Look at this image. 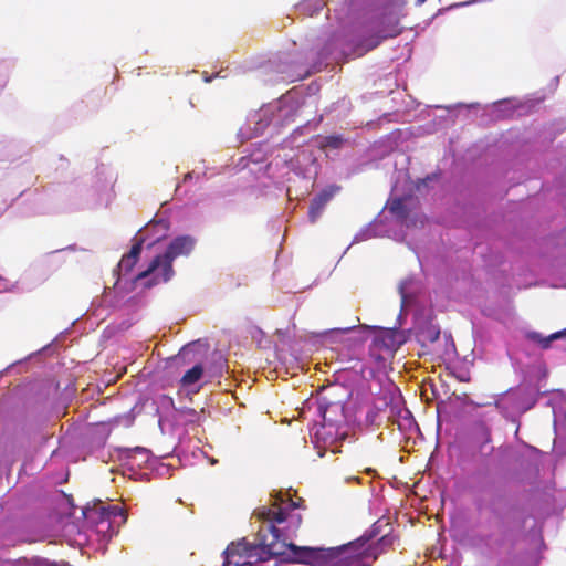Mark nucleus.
Masks as SVG:
<instances>
[{"label": "nucleus", "instance_id": "nucleus-1", "mask_svg": "<svg viewBox=\"0 0 566 566\" xmlns=\"http://www.w3.org/2000/svg\"><path fill=\"white\" fill-rule=\"evenodd\" d=\"M295 504L276 499L271 507H260L255 515L264 522L259 531L258 546L248 543L231 544L224 552L223 566H254L263 555L284 556L295 563L311 566H369L377 558L365 536L338 547L322 548L296 546L292 539L302 517L294 512Z\"/></svg>", "mask_w": 566, "mask_h": 566}, {"label": "nucleus", "instance_id": "nucleus-2", "mask_svg": "<svg viewBox=\"0 0 566 566\" xmlns=\"http://www.w3.org/2000/svg\"><path fill=\"white\" fill-rule=\"evenodd\" d=\"M420 289L419 282L413 277H407L399 284V294L401 298V310L397 318V326L380 327L374 325H358L342 328H334L325 333L331 338H337L348 333H357L356 342H364L367 334L373 333L369 355L376 361H385L394 356L396 350L406 342V335L399 329L405 322V316L409 310L417 304V293Z\"/></svg>", "mask_w": 566, "mask_h": 566}, {"label": "nucleus", "instance_id": "nucleus-3", "mask_svg": "<svg viewBox=\"0 0 566 566\" xmlns=\"http://www.w3.org/2000/svg\"><path fill=\"white\" fill-rule=\"evenodd\" d=\"M317 413L322 422L314 423L310 429V436L318 455L323 457V449L333 446L347 436V423L344 405L340 402H326L321 400L317 405Z\"/></svg>", "mask_w": 566, "mask_h": 566}, {"label": "nucleus", "instance_id": "nucleus-4", "mask_svg": "<svg viewBox=\"0 0 566 566\" xmlns=\"http://www.w3.org/2000/svg\"><path fill=\"white\" fill-rule=\"evenodd\" d=\"M300 105L294 92H289L276 102L264 105L250 118V124H254V134L262 135L268 129L276 132L280 127L294 122Z\"/></svg>", "mask_w": 566, "mask_h": 566}, {"label": "nucleus", "instance_id": "nucleus-5", "mask_svg": "<svg viewBox=\"0 0 566 566\" xmlns=\"http://www.w3.org/2000/svg\"><path fill=\"white\" fill-rule=\"evenodd\" d=\"M196 245L191 235H179L170 241L165 252L157 254L137 279L151 277V283H166L175 274L172 262L179 256H188Z\"/></svg>", "mask_w": 566, "mask_h": 566}, {"label": "nucleus", "instance_id": "nucleus-6", "mask_svg": "<svg viewBox=\"0 0 566 566\" xmlns=\"http://www.w3.org/2000/svg\"><path fill=\"white\" fill-rule=\"evenodd\" d=\"M290 153H285L283 156L279 154L276 156V160L281 159L285 165H287L291 170L300 178H302L304 182V191L297 193L293 191L292 187L289 186L286 193L290 200L298 198L300 196H306L311 188L313 187L314 179L318 174V163L315 153L307 147H298L296 149L290 148Z\"/></svg>", "mask_w": 566, "mask_h": 566}, {"label": "nucleus", "instance_id": "nucleus-7", "mask_svg": "<svg viewBox=\"0 0 566 566\" xmlns=\"http://www.w3.org/2000/svg\"><path fill=\"white\" fill-rule=\"evenodd\" d=\"M86 522L94 526L103 538H111L117 528L126 522V514L118 505L105 504L98 501L93 506L83 510Z\"/></svg>", "mask_w": 566, "mask_h": 566}, {"label": "nucleus", "instance_id": "nucleus-8", "mask_svg": "<svg viewBox=\"0 0 566 566\" xmlns=\"http://www.w3.org/2000/svg\"><path fill=\"white\" fill-rule=\"evenodd\" d=\"M150 230H151V227L147 226L144 231H139L134 239L135 242H134L130 251L127 254H125L122 258V260L119 261L117 271L115 272V274L117 275V280L114 285L115 291L119 292V291L126 289L127 285H133V284H137V283L144 284L145 286H148V287L157 284V283H151V277L137 279V275L142 271H139L136 274L132 273V271H133L134 266L136 265V263L139 259V255L142 253L143 244L146 240V235L148 234V232Z\"/></svg>", "mask_w": 566, "mask_h": 566}, {"label": "nucleus", "instance_id": "nucleus-9", "mask_svg": "<svg viewBox=\"0 0 566 566\" xmlns=\"http://www.w3.org/2000/svg\"><path fill=\"white\" fill-rule=\"evenodd\" d=\"M394 197L389 201L387 208L390 213H392L399 221H401L407 227L410 224L417 226L419 222L423 224L424 217L419 214L418 212H411L410 206L412 203V198L402 196H398V185L395 184L392 187Z\"/></svg>", "mask_w": 566, "mask_h": 566}, {"label": "nucleus", "instance_id": "nucleus-10", "mask_svg": "<svg viewBox=\"0 0 566 566\" xmlns=\"http://www.w3.org/2000/svg\"><path fill=\"white\" fill-rule=\"evenodd\" d=\"M399 33L400 31L398 29V22L395 20L388 28L379 30L376 35L359 42L353 50V54L357 56L364 55L366 52L378 46L384 39L394 38Z\"/></svg>", "mask_w": 566, "mask_h": 566}, {"label": "nucleus", "instance_id": "nucleus-11", "mask_svg": "<svg viewBox=\"0 0 566 566\" xmlns=\"http://www.w3.org/2000/svg\"><path fill=\"white\" fill-rule=\"evenodd\" d=\"M122 458L127 461L129 469L134 470L135 467L142 468L149 461V451L142 447H136L135 449H126L123 452Z\"/></svg>", "mask_w": 566, "mask_h": 566}, {"label": "nucleus", "instance_id": "nucleus-12", "mask_svg": "<svg viewBox=\"0 0 566 566\" xmlns=\"http://www.w3.org/2000/svg\"><path fill=\"white\" fill-rule=\"evenodd\" d=\"M386 234V230L382 228L378 220L370 222L368 226L360 229L354 237L353 243L366 241L374 237H382Z\"/></svg>", "mask_w": 566, "mask_h": 566}, {"label": "nucleus", "instance_id": "nucleus-13", "mask_svg": "<svg viewBox=\"0 0 566 566\" xmlns=\"http://www.w3.org/2000/svg\"><path fill=\"white\" fill-rule=\"evenodd\" d=\"M397 416L403 421L410 422L411 413L408 409L403 408L402 397L399 390L396 388L390 399V415L389 417Z\"/></svg>", "mask_w": 566, "mask_h": 566}, {"label": "nucleus", "instance_id": "nucleus-14", "mask_svg": "<svg viewBox=\"0 0 566 566\" xmlns=\"http://www.w3.org/2000/svg\"><path fill=\"white\" fill-rule=\"evenodd\" d=\"M344 139L340 136H326L317 140V145L321 150L325 151L326 156L331 155V151L342 148Z\"/></svg>", "mask_w": 566, "mask_h": 566}, {"label": "nucleus", "instance_id": "nucleus-15", "mask_svg": "<svg viewBox=\"0 0 566 566\" xmlns=\"http://www.w3.org/2000/svg\"><path fill=\"white\" fill-rule=\"evenodd\" d=\"M324 6V0H303L296 6V9L300 13L312 17L318 13Z\"/></svg>", "mask_w": 566, "mask_h": 566}, {"label": "nucleus", "instance_id": "nucleus-16", "mask_svg": "<svg viewBox=\"0 0 566 566\" xmlns=\"http://www.w3.org/2000/svg\"><path fill=\"white\" fill-rule=\"evenodd\" d=\"M564 336H566V328L564 331L553 333L546 337H543L539 333L536 332H532L528 334V337L537 342L542 346V348H548L553 340L559 339Z\"/></svg>", "mask_w": 566, "mask_h": 566}, {"label": "nucleus", "instance_id": "nucleus-17", "mask_svg": "<svg viewBox=\"0 0 566 566\" xmlns=\"http://www.w3.org/2000/svg\"><path fill=\"white\" fill-rule=\"evenodd\" d=\"M203 368L200 364L195 365L191 369H189L181 378V384L185 387H189L196 384L202 376Z\"/></svg>", "mask_w": 566, "mask_h": 566}, {"label": "nucleus", "instance_id": "nucleus-18", "mask_svg": "<svg viewBox=\"0 0 566 566\" xmlns=\"http://www.w3.org/2000/svg\"><path fill=\"white\" fill-rule=\"evenodd\" d=\"M440 329L436 326L430 324L426 328L421 329L419 332V337L423 342H430L433 343L439 338Z\"/></svg>", "mask_w": 566, "mask_h": 566}, {"label": "nucleus", "instance_id": "nucleus-19", "mask_svg": "<svg viewBox=\"0 0 566 566\" xmlns=\"http://www.w3.org/2000/svg\"><path fill=\"white\" fill-rule=\"evenodd\" d=\"M339 191V187L335 185L327 186L314 198L324 205H327L332 198Z\"/></svg>", "mask_w": 566, "mask_h": 566}, {"label": "nucleus", "instance_id": "nucleus-20", "mask_svg": "<svg viewBox=\"0 0 566 566\" xmlns=\"http://www.w3.org/2000/svg\"><path fill=\"white\" fill-rule=\"evenodd\" d=\"M326 205L319 202L315 198L312 200L308 209V220L311 223H315L324 211Z\"/></svg>", "mask_w": 566, "mask_h": 566}, {"label": "nucleus", "instance_id": "nucleus-21", "mask_svg": "<svg viewBox=\"0 0 566 566\" xmlns=\"http://www.w3.org/2000/svg\"><path fill=\"white\" fill-rule=\"evenodd\" d=\"M262 160H263V156L262 155L252 154L249 157H241L238 166H240L241 169H244V168H248L250 161L256 164V163H261Z\"/></svg>", "mask_w": 566, "mask_h": 566}, {"label": "nucleus", "instance_id": "nucleus-22", "mask_svg": "<svg viewBox=\"0 0 566 566\" xmlns=\"http://www.w3.org/2000/svg\"><path fill=\"white\" fill-rule=\"evenodd\" d=\"M553 412L555 416V423L559 417H563L566 420V401H563L558 408L553 407Z\"/></svg>", "mask_w": 566, "mask_h": 566}, {"label": "nucleus", "instance_id": "nucleus-23", "mask_svg": "<svg viewBox=\"0 0 566 566\" xmlns=\"http://www.w3.org/2000/svg\"><path fill=\"white\" fill-rule=\"evenodd\" d=\"M192 350V345H187L182 347L178 354V357L184 358Z\"/></svg>", "mask_w": 566, "mask_h": 566}, {"label": "nucleus", "instance_id": "nucleus-24", "mask_svg": "<svg viewBox=\"0 0 566 566\" xmlns=\"http://www.w3.org/2000/svg\"><path fill=\"white\" fill-rule=\"evenodd\" d=\"M302 129H296L294 130V134L292 135V139L291 142L286 140L284 142V147L282 148V150H285L287 147H290L292 144L295 143V139H296V135L301 133Z\"/></svg>", "mask_w": 566, "mask_h": 566}, {"label": "nucleus", "instance_id": "nucleus-25", "mask_svg": "<svg viewBox=\"0 0 566 566\" xmlns=\"http://www.w3.org/2000/svg\"><path fill=\"white\" fill-rule=\"evenodd\" d=\"M9 290V283L4 279L0 277V293Z\"/></svg>", "mask_w": 566, "mask_h": 566}, {"label": "nucleus", "instance_id": "nucleus-26", "mask_svg": "<svg viewBox=\"0 0 566 566\" xmlns=\"http://www.w3.org/2000/svg\"><path fill=\"white\" fill-rule=\"evenodd\" d=\"M352 481L357 482V483H361V480H360L359 476H349V478L346 479V482H352Z\"/></svg>", "mask_w": 566, "mask_h": 566}, {"label": "nucleus", "instance_id": "nucleus-27", "mask_svg": "<svg viewBox=\"0 0 566 566\" xmlns=\"http://www.w3.org/2000/svg\"><path fill=\"white\" fill-rule=\"evenodd\" d=\"M193 176H195V171H192V172H188V174L185 176L184 181H188V180L192 179V178H193Z\"/></svg>", "mask_w": 566, "mask_h": 566}, {"label": "nucleus", "instance_id": "nucleus-28", "mask_svg": "<svg viewBox=\"0 0 566 566\" xmlns=\"http://www.w3.org/2000/svg\"><path fill=\"white\" fill-rule=\"evenodd\" d=\"M427 0H416L417 6H422Z\"/></svg>", "mask_w": 566, "mask_h": 566}, {"label": "nucleus", "instance_id": "nucleus-29", "mask_svg": "<svg viewBox=\"0 0 566 566\" xmlns=\"http://www.w3.org/2000/svg\"><path fill=\"white\" fill-rule=\"evenodd\" d=\"M395 1H396V3H398V4H403V3L406 2V0H395Z\"/></svg>", "mask_w": 566, "mask_h": 566}, {"label": "nucleus", "instance_id": "nucleus-30", "mask_svg": "<svg viewBox=\"0 0 566 566\" xmlns=\"http://www.w3.org/2000/svg\"><path fill=\"white\" fill-rule=\"evenodd\" d=\"M554 443L557 446V444L559 443V438H556V439L554 440Z\"/></svg>", "mask_w": 566, "mask_h": 566}, {"label": "nucleus", "instance_id": "nucleus-31", "mask_svg": "<svg viewBox=\"0 0 566 566\" xmlns=\"http://www.w3.org/2000/svg\"><path fill=\"white\" fill-rule=\"evenodd\" d=\"M373 472H374V470H373V469H367V473H368V474H371Z\"/></svg>", "mask_w": 566, "mask_h": 566}, {"label": "nucleus", "instance_id": "nucleus-32", "mask_svg": "<svg viewBox=\"0 0 566 566\" xmlns=\"http://www.w3.org/2000/svg\"><path fill=\"white\" fill-rule=\"evenodd\" d=\"M205 80H206V82H210L211 77H206Z\"/></svg>", "mask_w": 566, "mask_h": 566}]
</instances>
